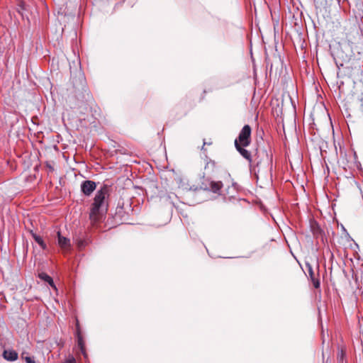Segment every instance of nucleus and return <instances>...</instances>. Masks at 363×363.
Masks as SVG:
<instances>
[{
	"mask_svg": "<svg viewBox=\"0 0 363 363\" xmlns=\"http://www.w3.org/2000/svg\"><path fill=\"white\" fill-rule=\"evenodd\" d=\"M250 169L255 175L272 173L273 169V151L269 142L267 147H257L250 164Z\"/></svg>",
	"mask_w": 363,
	"mask_h": 363,
	"instance_id": "f257e3e1",
	"label": "nucleus"
},
{
	"mask_svg": "<svg viewBox=\"0 0 363 363\" xmlns=\"http://www.w3.org/2000/svg\"><path fill=\"white\" fill-rule=\"evenodd\" d=\"M111 186L104 184L96 193L89 209V219L93 223L104 219L108 210Z\"/></svg>",
	"mask_w": 363,
	"mask_h": 363,
	"instance_id": "f03ea898",
	"label": "nucleus"
},
{
	"mask_svg": "<svg viewBox=\"0 0 363 363\" xmlns=\"http://www.w3.org/2000/svg\"><path fill=\"white\" fill-rule=\"evenodd\" d=\"M71 81L73 85L74 96L78 100H82L84 98V91H86V82L83 69H74L71 72Z\"/></svg>",
	"mask_w": 363,
	"mask_h": 363,
	"instance_id": "7ed1b4c3",
	"label": "nucleus"
},
{
	"mask_svg": "<svg viewBox=\"0 0 363 363\" xmlns=\"http://www.w3.org/2000/svg\"><path fill=\"white\" fill-rule=\"evenodd\" d=\"M252 128L249 125H245L240 130L238 137L235 140V145L236 143L243 146H248L251 143Z\"/></svg>",
	"mask_w": 363,
	"mask_h": 363,
	"instance_id": "20e7f679",
	"label": "nucleus"
},
{
	"mask_svg": "<svg viewBox=\"0 0 363 363\" xmlns=\"http://www.w3.org/2000/svg\"><path fill=\"white\" fill-rule=\"evenodd\" d=\"M223 183L220 181L215 182L213 180H211L208 178H204L203 180L201 182V187L206 191H212L215 194H219L220 189L223 187Z\"/></svg>",
	"mask_w": 363,
	"mask_h": 363,
	"instance_id": "39448f33",
	"label": "nucleus"
},
{
	"mask_svg": "<svg viewBox=\"0 0 363 363\" xmlns=\"http://www.w3.org/2000/svg\"><path fill=\"white\" fill-rule=\"evenodd\" d=\"M220 168V166L218 164L217 162L210 158H207L204 167L205 172L203 177H205V175H213L216 174Z\"/></svg>",
	"mask_w": 363,
	"mask_h": 363,
	"instance_id": "423d86ee",
	"label": "nucleus"
},
{
	"mask_svg": "<svg viewBox=\"0 0 363 363\" xmlns=\"http://www.w3.org/2000/svg\"><path fill=\"white\" fill-rule=\"evenodd\" d=\"M81 191L86 196H89L96 188V183L91 180H84L82 182Z\"/></svg>",
	"mask_w": 363,
	"mask_h": 363,
	"instance_id": "0eeeda50",
	"label": "nucleus"
},
{
	"mask_svg": "<svg viewBox=\"0 0 363 363\" xmlns=\"http://www.w3.org/2000/svg\"><path fill=\"white\" fill-rule=\"evenodd\" d=\"M270 65V68H283L284 63L279 54H274L267 60V67Z\"/></svg>",
	"mask_w": 363,
	"mask_h": 363,
	"instance_id": "6e6552de",
	"label": "nucleus"
},
{
	"mask_svg": "<svg viewBox=\"0 0 363 363\" xmlns=\"http://www.w3.org/2000/svg\"><path fill=\"white\" fill-rule=\"evenodd\" d=\"M306 267H307L309 277L311 279V282L313 283L314 288L317 289H320V282L319 279V273L318 272L317 274H315L311 265L309 263H306Z\"/></svg>",
	"mask_w": 363,
	"mask_h": 363,
	"instance_id": "1a4fd4ad",
	"label": "nucleus"
},
{
	"mask_svg": "<svg viewBox=\"0 0 363 363\" xmlns=\"http://www.w3.org/2000/svg\"><path fill=\"white\" fill-rule=\"evenodd\" d=\"M57 235V243L58 245L64 250H67L70 247V240L69 238L64 237L61 235L60 231L58 230Z\"/></svg>",
	"mask_w": 363,
	"mask_h": 363,
	"instance_id": "9d476101",
	"label": "nucleus"
},
{
	"mask_svg": "<svg viewBox=\"0 0 363 363\" xmlns=\"http://www.w3.org/2000/svg\"><path fill=\"white\" fill-rule=\"evenodd\" d=\"M235 147L238 152L242 155V157L247 160L249 162V164H250L253 156L252 155L251 152L249 150L245 149L247 146H243L236 143V145H235Z\"/></svg>",
	"mask_w": 363,
	"mask_h": 363,
	"instance_id": "9b49d317",
	"label": "nucleus"
},
{
	"mask_svg": "<svg viewBox=\"0 0 363 363\" xmlns=\"http://www.w3.org/2000/svg\"><path fill=\"white\" fill-rule=\"evenodd\" d=\"M4 359L9 362L16 361L18 359V353L14 350H4L2 354Z\"/></svg>",
	"mask_w": 363,
	"mask_h": 363,
	"instance_id": "f8f14e48",
	"label": "nucleus"
},
{
	"mask_svg": "<svg viewBox=\"0 0 363 363\" xmlns=\"http://www.w3.org/2000/svg\"><path fill=\"white\" fill-rule=\"evenodd\" d=\"M310 227L313 236L318 238L322 235V230L315 220H311Z\"/></svg>",
	"mask_w": 363,
	"mask_h": 363,
	"instance_id": "ddd939ff",
	"label": "nucleus"
},
{
	"mask_svg": "<svg viewBox=\"0 0 363 363\" xmlns=\"http://www.w3.org/2000/svg\"><path fill=\"white\" fill-rule=\"evenodd\" d=\"M38 277L41 280L47 282L52 289L57 290V287L54 283L52 278L50 276H49L48 274H46L45 272L39 273Z\"/></svg>",
	"mask_w": 363,
	"mask_h": 363,
	"instance_id": "4468645a",
	"label": "nucleus"
},
{
	"mask_svg": "<svg viewBox=\"0 0 363 363\" xmlns=\"http://www.w3.org/2000/svg\"><path fill=\"white\" fill-rule=\"evenodd\" d=\"M30 233L33 238V240L40 246V247L45 250H47L48 247L45 242H44L43 239L36 233H35L33 230L30 231Z\"/></svg>",
	"mask_w": 363,
	"mask_h": 363,
	"instance_id": "2eb2a0df",
	"label": "nucleus"
},
{
	"mask_svg": "<svg viewBox=\"0 0 363 363\" xmlns=\"http://www.w3.org/2000/svg\"><path fill=\"white\" fill-rule=\"evenodd\" d=\"M337 363H347L346 361V350L344 347H341L338 350L337 355Z\"/></svg>",
	"mask_w": 363,
	"mask_h": 363,
	"instance_id": "dca6fc26",
	"label": "nucleus"
},
{
	"mask_svg": "<svg viewBox=\"0 0 363 363\" xmlns=\"http://www.w3.org/2000/svg\"><path fill=\"white\" fill-rule=\"evenodd\" d=\"M24 354H28V352H23L21 353V358L25 360V362L26 363H36L35 361L34 360V357H24Z\"/></svg>",
	"mask_w": 363,
	"mask_h": 363,
	"instance_id": "f3484780",
	"label": "nucleus"
},
{
	"mask_svg": "<svg viewBox=\"0 0 363 363\" xmlns=\"http://www.w3.org/2000/svg\"><path fill=\"white\" fill-rule=\"evenodd\" d=\"M76 337H77V345H78L79 348L84 347H85V342H84V340L83 339L82 335V334L76 335Z\"/></svg>",
	"mask_w": 363,
	"mask_h": 363,
	"instance_id": "a211bd4d",
	"label": "nucleus"
},
{
	"mask_svg": "<svg viewBox=\"0 0 363 363\" xmlns=\"http://www.w3.org/2000/svg\"><path fill=\"white\" fill-rule=\"evenodd\" d=\"M87 245H88V242L86 240L79 239V240H77V247L80 250L85 247Z\"/></svg>",
	"mask_w": 363,
	"mask_h": 363,
	"instance_id": "6ab92c4d",
	"label": "nucleus"
},
{
	"mask_svg": "<svg viewBox=\"0 0 363 363\" xmlns=\"http://www.w3.org/2000/svg\"><path fill=\"white\" fill-rule=\"evenodd\" d=\"M345 69H343V70H342V69H339V70L337 72V74H337V78H344V77H345L346 76H347L348 77H352V74H346V73H345Z\"/></svg>",
	"mask_w": 363,
	"mask_h": 363,
	"instance_id": "aec40b11",
	"label": "nucleus"
},
{
	"mask_svg": "<svg viewBox=\"0 0 363 363\" xmlns=\"http://www.w3.org/2000/svg\"><path fill=\"white\" fill-rule=\"evenodd\" d=\"M75 327H76V333H75V334L76 335L82 334L79 322V320L77 318H76Z\"/></svg>",
	"mask_w": 363,
	"mask_h": 363,
	"instance_id": "412c9836",
	"label": "nucleus"
},
{
	"mask_svg": "<svg viewBox=\"0 0 363 363\" xmlns=\"http://www.w3.org/2000/svg\"><path fill=\"white\" fill-rule=\"evenodd\" d=\"M63 363H77V362L74 357H70Z\"/></svg>",
	"mask_w": 363,
	"mask_h": 363,
	"instance_id": "4be33fe9",
	"label": "nucleus"
},
{
	"mask_svg": "<svg viewBox=\"0 0 363 363\" xmlns=\"http://www.w3.org/2000/svg\"><path fill=\"white\" fill-rule=\"evenodd\" d=\"M45 167L49 169L50 172H52L54 171L53 166L51 164H50L49 162H46Z\"/></svg>",
	"mask_w": 363,
	"mask_h": 363,
	"instance_id": "5701e85b",
	"label": "nucleus"
},
{
	"mask_svg": "<svg viewBox=\"0 0 363 363\" xmlns=\"http://www.w3.org/2000/svg\"><path fill=\"white\" fill-rule=\"evenodd\" d=\"M79 350H80L81 353L84 356V358H87V354H86V351L85 347H83V348H79Z\"/></svg>",
	"mask_w": 363,
	"mask_h": 363,
	"instance_id": "b1692460",
	"label": "nucleus"
},
{
	"mask_svg": "<svg viewBox=\"0 0 363 363\" xmlns=\"http://www.w3.org/2000/svg\"><path fill=\"white\" fill-rule=\"evenodd\" d=\"M121 209H122V207H120V208H119V207L117 208L116 214H120L121 213Z\"/></svg>",
	"mask_w": 363,
	"mask_h": 363,
	"instance_id": "393cba45",
	"label": "nucleus"
},
{
	"mask_svg": "<svg viewBox=\"0 0 363 363\" xmlns=\"http://www.w3.org/2000/svg\"><path fill=\"white\" fill-rule=\"evenodd\" d=\"M206 145V143L204 141V142H203V147H202V150H203V149H204V145Z\"/></svg>",
	"mask_w": 363,
	"mask_h": 363,
	"instance_id": "a878e982",
	"label": "nucleus"
},
{
	"mask_svg": "<svg viewBox=\"0 0 363 363\" xmlns=\"http://www.w3.org/2000/svg\"><path fill=\"white\" fill-rule=\"evenodd\" d=\"M226 174H227L228 177L230 178V174L229 173H227V172H226Z\"/></svg>",
	"mask_w": 363,
	"mask_h": 363,
	"instance_id": "bb28decb",
	"label": "nucleus"
},
{
	"mask_svg": "<svg viewBox=\"0 0 363 363\" xmlns=\"http://www.w3.org/2000/svg\"><path fill=\"white\" fill-rule=\"evenodd\" d=\"M254 75L256 76V69H254Z\"/></svg>",
	"mask_w": 363,
	"mask_h": 363,
	"instance_id": "cd10ccee",
	"label": "nucleus"
},
{
	"mask_svg": "<svg viewBox=\"0 0 363 363\" xmlns=\"http://www.w3.org/2000/svg\"><path fill=\"white\" fill-rule=\"evenodd\" d=\"M77 63H78L79 65H80V62H79V60L78 59H77Z\"/></svg>",
	"mask_w": 363,
	"mask_h": 363,
	"instance_id": "c85d7f7f",
	"label": "nucleus"
},
{
	"mask_svg": "<svg viewBox=\"0 0 363 363\" xmlns=\"http://www.w3.org/2000/svg\"><path fill=\"white\" fill-rule=\"evenodd\" d=\"M361 74H362V75L363 74V70H362V72H361Z\"/></svg>",
	"mask_w": 363,
	"mask_h": 363,
	"instance_id": "c756f323",
	"label": "nucleus"
}]
</instances>
